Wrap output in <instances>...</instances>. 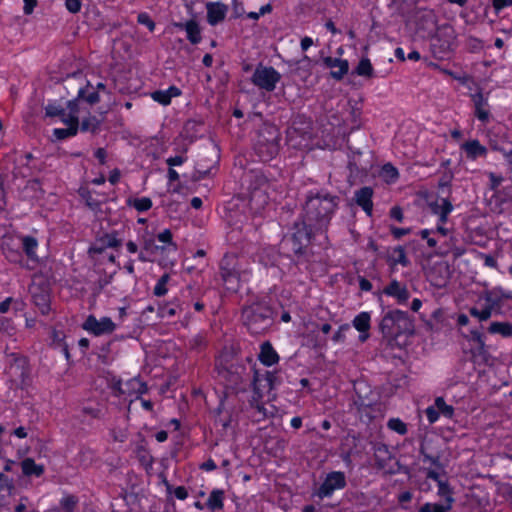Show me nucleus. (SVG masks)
<instances>
[{
  "label": "nucleus",
  "instance_id": "f257e3e1",
  "mask_svg": "<svg viewBox=\"0 0 512 512\" xmlns=\"http://www.w3.org/2000/svg\"><path fill=\"white\" fill-rule=\"evenodd\" d=\"M339 198L324 191H310L303 207V218L316 231L328 227L338 206Z\"/></svg>",
  "mask_w": 512,
  "mask_h": 512
},
{
  "label": "nucleus",
  "instance_id": "f03ea898",
  "mask_svg": "<svg viewBox=\"0 0 512 512\" xmlns=\"http://www.w3.org/2000/svg\"><path fill=\"white\" fill-rule=\"evenodd\" d=\"M272 309L265 303L257 302L242 311L244 325L253 335L262 334L272 325Z\"/></svg>",
  "mask_w": 512,
  "mask_h": 512
},
{
  "label": "nucleus",
  "instance_id": "7ed1b4c3",
  "mask_svg": "<svg viewBox=\"0 0 512 512\" xmlns=\"http://www.w3.org/2000/svg\"><path fill=\"white\" fill-rule=\"evenodd\" d=\"M380 330L385 338L396 339L403 334H412L413 321L405 311L398 309L388 311L380 322Z\"/></svg>",
  "mask_w": 512,
  "mask_h": 512
},
{
  "label": "nucleus",
  "instance_id": "20e7f679",
  "mask_svg": "<svg viewBox=\"0 0 512 512\" xmlns=\"http://www.w3.org/2000/svg\"><path fill=\"white\" fill-rule=\"evenodd\" d=\"M247 362L251 365L250 372H252L251 386L253 390V401L258 403L264 395L276 388L280 384V377L276 371L261 372L255 368V363L250 357L246 358Z\"/></svg>",
  "mask_w": 512,
  "mask_h": 512
},
{
  "label": "nucleus",
  "instance_id": "39448f33",
  "mask_svg": "<svg viewBox=\"0 0 512 512\" xmlns=\"http://www.w3.org/2000/svg\"><path fill=\"white\" fill-rule=\"evenodd\" d=\"M217 370L219 377L225 381L227 388L235 392L246 390V383L249 380L250 372L247 371L244 364L232 362L224 365L220 363L217 365Z\"/></svg>",
  "mask_w": 512,
  "mask_h": 512
},
{
  "label": "nucleus",
  "instance_id": "423d86ee",
  "mask_svg": "<svg viewBox=\"0 0 512 512\" xmlns=\"http://www.w3.org/2000/svg\"><path fill=\"white\" fill-rule=\"evenodd\" d=\"M243 258L234 254H226L220 263L221 277L228 289L237 290L242 276L247 272L243 267Z\"/></svg>",
  "mask_w": 512,
  "mask_h": 512
},
{
  "label": "nucleus",
  "instance_id": "0eeeda50",
  "mask_svg": "<svg viewBox=\"0 0 512 512\" xmlns=\"http://www.w3.org/2000/svg\"><path fill=\"white\" fill-rule=\"evenodd\" d=\"M269 183L263 176H256L255 183L249 187L248 205L253 214H261L269 203Z\"/></svg>",
  "mask_w": 512,
  "mask_h": 512
},
{
  "label": "nucleus",
  "instance_id": "6e6552de",
  "mask_svg": "<svg viewBox=\"0 0 512 512\" xmlns=\"http://www.w3.org/2000/svg\"><path fill=\"white\" fill-rule=\"evenodd\" d=\"M293 230L294 231L291 236L285 241L287 245L290 246V249L294 254L301 255L310 243L312 235L317 231L315 230V227H311L307 224L304 218L301 223L294 224Z\"/></svg>",
  "mask_w": 512,
  "mask_h": 512
},
{
  "label": "nucleus",
  "instance_id": "1a4fd4ad",
  "mask_svg": "<svg viewBox=\"0 0 512 512\" xmlns=\"http://www.w3.org/2000/svg\"><path fill=\"white\" fill-rule=\"evenodd\" d=\"M346 475L342 471H332L326 474L320 486L313 491V496L323 500L330 498L335 491L346 487Z\"/></svg>",
  "mask_w": 512,
  "mask_h": 512
},
{
  "label": "nucleus",
  "instance_id": "9d476101",
  "mask_svg": "<svg viewBox=\"0 0 512 512\" xmlns=\"http://www.w3.org/2000/svg\"><path fill=\"white\" fill-rule=\"evenodd\" d=\"M281 74L272 66L257 65L251 77V82L259 89L267 92L275 90Z\"/></svg>",
  "mask_w": 512,
  "mask_h": 512
},
{
  "label": "nucleus",
  "instance_id": "9b49d317",
  "mask_svg": "<svg viewBox=\"0 0 512 512\" xmlns=\"http://www.w3.org/2000/svg\"><path fill=\"white\" fill-rule=\"evenodd\" d=\"M480 299L495 311V315L502 313V307L506 300H512V291L504 289L501 286H495L485 289L480 295Z\"/></svg>",
  "mask_w": 512,
  "mask_h": 512
},
{
  "label": "nucleus",
  "instance_id": "f8f14e48",
  "mask_svg": "<svg viewBox=\"0 0 512 512\" xmlns=\"http://www.w3.org/2000/svg\"><path fill=\"white\" fill-rule=\"evenodd\" d=\"M82 328L94 336H101L113 333L116 324L109 317L97 319L94 315H89L82 324Z\"/></svg>",
  "mask_w": 512,
  "mask_h": 512
},
{
  "label": "nucleus",
  "instance_id": "ddd939ff",
  "mask_svg": "<svg viewBox=\"0 0 512 512\" xmlns=\"http://www.w3.org/2000/svg\"><path fill=\"white\" fill-rule=\"evenodd\" d=\"M75 81L80 82V86L77 90V97L75 98L78 99L79 105L81 100H85L90 105L96 104L100 101L98 91H89L90 89L94 88L88 81H86V84L83 85L84 79L81 73H75L71 76H68L65 80V83L67 86H72L73 82Z\"/></svg>",
  "mask_w": 512,
  "mask_h": 512
},
{
  "label": "nucleus",
  "instance_id": "4468645a",
  "mask_svg": "<svg viewBox=\"0 0 512 512\" xmlns=\"http://www.w3.org/2000/svg\"><path fill=\"white\" fill-rule=\"evenodd\" d=\"M118 385L119 395L135 396V399H140L141 395L148 392L147 384L138 377H133L126 382L119 380Z\"/></svg>",
  "mask_w": 512,
  "mask_h": 512
},
{
  "label": "nucleus",
  "instance_id": "2eb2a0df",
  "mask_svg": "<svg viewBox=\"0 0 512 512\" xmlns=\"http://www.w3.org/2000/svg\"><path fill=\"white\" fill-rule=\"evenodd\" d=\"M2 252L6 259L11 263L22 265L23 255L20 250L21 245L19 238L14 239L12 237L4 238L1 244Z\"/></svg>",
  "mask_w": 512,
  "mask_h": 512
},
{
  "label": "nucleus",
  "instance_id": "dca6fc26",
  "mask_svg": "<svg viewBox=\"0 0 512 512\" xmlns=\"http://www.w3.org/2000/svg\"><path fill=\"white\" fill-rule=\"evenodd\" d=\"M471 100L474 105L475 117L483 123H487L490 119V106L488 96H485L481 90L471 94Z\"/></svg>",
  "mask_w": 512,
  "mask_h": 512
},
{
  "label": "nucleus",
  "instance_id": "f3484780",
  "mask_svg": "<svg viewBox=\"0 0 512 512\" xmlns=\"http://www.w3.org/2000/svg\"><path fill=\"white\" fill-rule=\"evenodd\" d=\"M67 109H64V115L58 118L66 126L79 127V119L82 111L81 105L78 104V99H73L67 102Z\"/></svg>",
  "mask_w": 512,
  "mask_h": 512
},
{
  "label": "nucleus",
  "instance_id": "a211bd4d",
  "mask_svg": "<svg viewBox=\"0 0 512 512\" xmlns=\"http://www.w3.org/2000/svg\"><path fill=\"white\" fill-rule=\"evenodd\" d=\"M373 194L374 191L371 187L365 186L354 192L355 203L362 208V210L368 215L372 216L373 212Z\"/></svg>",
  "mask_w": 512,
  "mask_h": 512
},
{
  "label": "nucleus",
  "instance_id": "6ab92c4d",
  "mask_svg": "<svg viewBox=\"0 0 512 512\" xmlns=\"http://www.w3.org/2000/svg\"><path fill=\"white\" fill-rule=\"evenodd\" d=\"M432 214L438 216L439 222L446 224L449 214L453 210L452 203L447 198H437L428 203Z\"/></svg>",
  "mask_w": 512,
  "mask_h": 512
},
{
  "label": "nucleus",
  "instance_id": "aec40b11",
  "mask_svg": "<svg viewBox=\"0 0 512 512\" xmlns=\"http://www.w3.org/2000/svg\"><path fill=\"white\" fill-rule=\"evenodd\" d=\"M383 293L387 296L393 297L399 304H404L410 297L407 287L401 284L398 280L393 279L389 285L383 289Z\"/></svg>",
  "mask_w": 512,
  "mask_h": 512
},
{
  "label": "nucleus",
  "instance_id": "412c9836",
  "mask_svg": "<svg viewBox=\"0 0 512 512\" xmlns=\"http://www.w3.org/2000/svg\"><path fill=\"white\" fill-rule=\"evenodd\" d=\"M326 67L331 69V76L336 80H341L348 72L349 64L345 59L326 57L323 60Z\"/></svg>",
  "mask_w": 512,
  "mask_h": 512
},
{
  "label": "nucleus",
  "instance_id": "4be33fe9",
  "mask_svg": "<svg viewBox=\"0 0 512 512\" xmlns=\"http://www.w3.org/2000/svg\"><path fill=\"white\" fill-rule=\"evenodd\" d=\"M353 327L360 332L359 340L367 341L369 338V330L371 327V316L369 312H361L356 315L352 321Z\"/></svg>",
  "mask_w": 512,
  "mask_h": 512
},
{
  "label": "nucleus",
  "instance_id": "5701e85b",
  "mask_svg": "<svg viewBox=\"0 0 512 512\" xmlns=\"http://www.w3.org/2000/svg\"><path fill=\"white\" fill-rule=\"evenodd\" d=\"M258 359L264 366L270 367L277 364L280 357L272 344L269 341H265L260 345Z\"/></svg>",
  "mask_w": 512,
  "mask_h": 512
},
{
  "label": "nucleus",
  "instance_id": "b1692460",
  "mask_svg": "<svg viewBox=\"0 0 512 512\" xmlns=\"http://www.w3.org/2000/svg\"><path fill=\"white\" fill-rule=\"evenodd\" d=\"M461 150L465 152L467 158L486 157L487 149L481 145L478 140H470L461 145Z\"/></svg>",
  "mask_w": 512,
  "mask_h": 512
},
{
  "label": "nucleus",
  "instance_id": "393cba45",
  "mask_svg": "<svg viewBox=\"0 0 512 512\" xmlns=\"http://www.w3.org/2000/svg\"><path fill=\"white\" fill-rule=\"evenodd\" d=\"M227 12V7L220 3H210L207 5V20L211 25H216L223 21Z\"/></svg>",
  "mask_w": 512,
  "mask_h": 512
},
{
  "label": "nucleus",
  "instance_id": "a878e982",
  "mask_svg": "<svg viewBox=\"0 0 512 512\" xmlns=\"http://www.w3.org/2000/svg\"><path fill=\"white\" fill-rule=\"evenodd\" d=\"M387 262L391 267H395L398 264L403 267H407L410 264L405 249L400 245L394 247L391 252H389Z\"/></svg>",
  "mask_w": 512,
  "mask_h": 512
},
{
  "label": "nucleus",
  "instance_id": "bb28decb",
  "mask_svg": "<svg viewBox=\"0 0 512 512\" xmlns=\"http://www.w3.org/2000/svg\"><path fill=\"white\" fill-rule=\"evenodd\" d=\"M22 472L25 476H36L40 477L43 475L45 469L43 465L36 464L34 459L25 458L21 462Z\"/></svg>",
  "mask_w": 512,
  "mask_h": 512
},
{
  "label": "nucleus",
  "instance_id": "cd10ccee",
  "mask_svg": "<svg viewBox=\"0 0 512 512\" xmlns=\"http://www.w3.org/2000/svg\"><path fill=\"white\" fill-rule=\"evenodd\" d=\"M490 334H499L504 338L512 337V323L495 321L487 328Z\"/></svg>",
  "mask_w": 512,
  "mask_h": 512
},
{
  "label": "nucleus",
  "instance_id": "c85d7f7f",
  "mask_svg": "<svg viewBox=\"0 0 512 512\" xmlns=\"http://www.w3.org/2000/svg\"><path fill=\"white\" fill-rule=\"evenodd\" d=\"M19 242H20V245L23 248L25 254L27 255V257L31 260H36L37 259L36 250L38 247V242H37L36 238H34L32 236H24V237L19 238Z\"/></svg>",
  "mask_w": 512,
  "mask_h": 512
},
{
  "label": "nucleus",
  "instance_id": "c756f323",
  "mask_svg": "<svg viewBox=\"0 0 512 512\" xmlns=\"http://www.w3.org/2000/svg\"><path fill=\"white\" fill-rule=\"evenodd\" d=\"M206 506L212 510H221L224 506V491L220 489H214L211 491Z\"/></svg>",
  "mask_w": 512,
  "mask_h": 512
},
{
  "label": "nucleus",
  "instance_id": "7c9ffc66",
  "mask_svg": "<svg viewBox=\"0 0 512 512\" xmlns=\"http://www.w3.org/2000/svg\"><path fill=\"white\" fill-rule=\"evenodd\" d=\"M471 341L476 345L475 350L473 351V355L476 356H485L486 354V344L483 334L478 330H471Z\"/></svg>",
  "mask_w": 512,
  "mask_h": 512
},
{
  "label": "nucleus",
  "instance_id": "2f4dec72",
  "mask_svg": "<svg viewBox=\"0 0 512 512\" xmlns=\"http://www.w3.org/2000/svg\"><path fill=\"white\" fill-rule=\"evenodd\" d=\"M185 31L187 33V39L192 44L200 43L202 37H201L199 25L197 24L196 21L189 20V21L185 22Z\"/></svg>",
  "mask_w": 512,
  "mask_h": 512
},
{
  "label": "nucleus",
  "instance_id": "473e14b6",
  "mask_svg": "<svg viewBox=\"0 0 512 512\" xmlns=\"http://www.w3.org/2000/svg\"><path fill=\"white\" fill-rule=\"evenodd\" d=\"M126 204L138 212H146L152 208V200L149 197L128 198Z\"/></svg>",
  "mask_w": 512,
  "mask_h": 512
},
{
  "label": "nucleus",
  "instance_id": "72a5a7b5",
  "mask_svg": "<svg viewBox=\"0 0 512 512\" xmlns=\"http://www.w3.org/2000/svg\"><path fill=\"white\" fill-rule=\"evenodd\" d=\"M465 253V248L450 245L448 243L441 244L438 248L437 254L440 256H447L451 254L454 259L461 257Z\"/></svg>",
  "mask_w": 512,
  "mask_h": 512
},
{
  "label": "nucleus",
  "instance_id": "f704fd0d",
  "mask_svg": "<svg viewBox=\"0 0 512 512\" xmlns=\"http://www.w3.org/2000/svg\"><path fill=\"white\" fill-rule=\"evenodd\" d=\"M180 310H182L181 305L173 301L160 305L158 308V315L161 318H171L175 316Z\"/></svg>",
  "mask_w": 512,
  "mask_h": 512
},
{
  "label": "nucleus",
  "instance_id": "c9c22d12",
  "mask_svg": "<svg viewBox=\"0 0 512 512\" xmlns=\"http://www.w3.org/2000/svg\"><path fill=\"white\" fill-rule=\"evenodd\" d=\"M380 176L385 182L394 183L398 179L399 173L390 162H387L383 165Z\"/></svg>",
  "mask_w": 512,
  "mask_h": 512
},
{
  "label": "nucleus",
  "instance_id": "e433bc0d",
  "mask_svg": "<svg viewBox=\"0 0 512 512\" xmlns=\"http://www.w3.org/2000/svg\"><path fill=\"white\" fill-rule=\"evenodd\" d=\"M469 313L471 316L477 318L480 322L487 321L492 317V315H495V311L486 304L483 309H478L476 307L470 308Z\"/></svg>",
  "mask_w": 512,
  "mask_h": 512
},
{
  "label": "nucleus",
  "instance_id": "4c0bfd02",
  "mask_svg": "<svg viewBox=\"0 0 512 512\" xmlns=\"http://www.w3.org/2000/svg\"><path fill=\"white\" fill-rule=\"evenodd\" d=\"M355 72L359 76H364L367 78H372L374 76V69L373 66L368 58H362L356 69Z\"/></svg>",
  "mask_w": 512,
  "mask_h": 512
},
{
  "label": "nucleus",
  "instance_id": "58836bf2",
  "mask_svg": "<svg viewBox=\"0 0 512 512\" xmlns=\"http://www.w3.org/2000/svg\"><path fill=\"white\" fill-rule=\"evenodd\" d=\"M434 405L437 408L439 415L442 414L446 418H452L454 415V408L448 405L443 397H437L434 401Z\"/></svg>",
  "mask_w": 512,
  "mask_h": 512
},
{
  "label": "nucleus",
  "instance_id": "ea45409f",
  "mask_svg": "<svg viewBox=\"0 0 512 512\" xmlns=\"http://www.w3.org/2000/svg\"><path fill=\"white\" fill-rule=\"evenodd\" d=\"M452 489L449 484L445 481L443 483H439L438 485V495L445 500V504L449 505L452 508L454 498L452 496Z\"/></svg>",
  "mask_w": 512,
  "mask_h": 512
},
{
  "label": "nucleus",
  "instance_id": "a19ab883",
  "mask_svg": "<svg viewBox=\"0 0 512 512\" xmlns=\"http://www.w3.org/2000/svg\"><path fill=\"white\" fill-rule=\"evenodd\" d=\"M79 130L76 126H66V128H56L53 130V136L58 140H63L75 136Z\"/></svg>",
  "mask_w": 512,
  "mask_h": 512
},
{
  "label": "nucleus",
  "instance_id": "79ce46f5",
  "mask_svg": "<svg viewBox=\"0 0 512 512\" xmlns=\"http://www.w3.org/2000/svg\"><path fill=\"white\" fill-rule=\"evenodd\" d=\"M387 427L399 435H405L408 432L406 423L403 422L400 418L389 419L387 422Z\"/></svg>",
  "mask_w": 512,
  "mask_h": 512
},
{
  "label": "nucleus",
  "instance_id": "37998d69",
  "mask_svg": "<svg viewBox=\"0 0 512 512\" xmlns=\"http://www.w3.org/2000/svg\"><path fill=\"white\" fill-rule=\"evenodd\" d=\"M33 301L39 307L42 314H47L50 310L49 297L47 294H34L32 295Z\"/></svg>",
  "mask_w": 512,
  "mask_h": 512
},
{
  "label": "nucleus",
  "instance_id": "c03bdc74",
  "mask_svg": "<svg viewBox=\"0 0 512 512\" xmlns=\"http://www.w3.org/2000/svg\"><path fill=\"white\" fill-rule=\"evenodd\" d=\"M99 126V120L95 116H89L83 118L81 123L79 122V128L83 132H94Z\"/></svg>",
  "mask_w": 512,
  "mask_h": 512
},
{
  "label": "nucleus",
  "instance_id": "a18cd8bd",
  "mask_svg": "<svg viewBox=\"0 0 512 512\" xmlns=\"http://www.w3.org/2000/svg\"><path fill=\"white\" fill-rule=\"evenodd\" d=\"M163 482L167 492L169 494L173 493L177 499L185 500L188 497V491L184 486H178L176 488H173V486L166 479H164Z\"/></svg>",
  "mask_w": 512,
  "mask_h": 512
},
{
  "label": "nucleus",
  "instance_id": "49530a36",
  "mask_svg": "<svg viewBox=\"0 0 512 512\" xmlns=\"http://www.w3.org/2000/svg\"><path fill=\"white\" fill-rule=\"evenodd\" d=\"M169 279H170V277L168 274H163L159 278V280L157 281V283L154 287V290H153V293L155 296L161 297V296H164L168 292L167 284H168Z\"/></svg>",
  "mask_w": 512,
  "mask_h": 512
},
{
  "label": "nucleus",
  "instance_id": "de8ad7c7",
  "mask_svg": "<svg viewBox=\"0 0 512 512\" xmlns=\"http://www.w3.org/2000/svg\"><path fill=\"white\" fill-rule=\"evenodd\" d=\"M452 508L446 504L425 503L420 507L419 512H449Z\"/></svg>",
  "mask_w": 512,
  "mask_h": 512
},
{
  "label": "nucleus",
  "instance_id": "09e8293b",
  "mask_svg": "<svg viewBox=\"0 0 512 512\" xmlns=\"http://www.w3.org/2000/svg\"><path fill=\"white\" fill-rule=\"evenodd\" d=\"M77 504L78 498L74 495H66L60 500V505L66 512H74Z\"/></svg>",
  "mask_w": 512,
  "mask_h": 512
},
{
  "label": "nucleus",
  "instance_id": "8fccbe9b",
  "mask_svg": "<svg viewBox=\"0 0 512 512\" xmlns=\"http://www.w3.org/2000/svg\"><path fill=\"white\" fill-rule=\"evenodd\" d=\"M20 304L21 303L18 300L12 297H7L0 303V313H7L10 310L11 306H13V309L17 311L20 309Z\"/></svg>",
  "mask_w": 512,
  "mask_h": 512
},
{
  "label": "nucleus",
  "instance_id": "3c124183",
  "mask_svg": "<svg viewBox=\"0 0 512 512\" xmlns=\"http://www.w3.org/2000/svg\"><path fill=\"white\" fill-rule=\"evenodd\" d=\"M207 344V340L204 335L197 334L189 341V347L193 350L200 351Z\"/></svg>",
  "mask_w": 512,
  "mask_h": 512
},
{
  "label": "nucleus",
  "instance_id": "603ef678",
  "mask_svg": "<svg viewBox=\"0 0 512 512\" xmlns=\"http://www.w3.org/2000/svg\"><path fill=\"white\" fill-rule=\"evenodd\" d=\"M45 115L50 118L59 117L60 115H64V108L55 103L48 104L45 107Z\"/></svg>",
  "mask_w": 512,
  "mask_h": 512
},
{
  "label": "nucleus",
  "instance_id": "864d4df0",
  "mask_svg": "<svg viewBox=\"0 0 512 512\" xmlns=\"http://www.w3.org/2000/svg\"><path fill=\"white\" fill-rule=\"evenodd\" d=\"M137 21L139 24H142V25H145L150 32H153L154 29H155V22L151 19V17L145 13V12H142L138 15L137 17Z\"/></svg>",
  "mask_w": 512,
  "mask_h": 512
},
{
  "label": "nucleus",
  "instance_id": "5fc2aeb1",
  "mask_svg": "<svg viewBox=\"0 0 512 512\" xmlns=\"http://www.w3.org/2000/svg\"><path fill=\"white\" fill-rule=\"evenodd\" d=\"M353 405L355 406V409L357 410L358 413H363L366 409L372 406V402L366 401V399L358 395L357 398L354 400Z\"/></svg>",
  "mask_w": 512,
  "mask_h": 512
},
{
  "label": "nucleus",
  "instance_id": "6e6d98bb",
  "mask_svg": "<svg viewBox=\"0 0 512 512\" xmlns=\"http://www.w3.org/2000/svg\"><path fill=\"white\" fill-rule=\"evenodd\" d=\"M152 98L162 105H168L171 102L170 95L167 91L158 90L152 93Z\"/></svg>",
  "mask_w": 512,
  "mask_h": 512
},
{
  "label": "nucleus",
  "instance_id": "4d7b16f0",
  "mask_svg": "<svg viewBox=\"0 0 512 512\" xmlns=\"http://www.w3.org/2000/svg\"><path fill=\"white\" fill-rule=\"evenodd\" d=\"M103 241L107 247L117 248L121 245V240L118 238L116 233L106 234L103 237Z\"/></svg>",
  "mask_w": 512,
  "mask_h": 512
},
{
  "label": "nucleus",
  "instance_id": "13d9d810",
  "mask_svg": "<svg viewBox=\"0 0 512 512\" xmlns=\"http://www.w3.org/2000/svg\"><path fill=\"white\" fill-rule=\"evenodd\" d=\"M350 329L349 324H343L339 327V329L332 336V340L335 343H343L345 341V333Z\"/></svg>",
  "mask_w": 512,
  "mask_h": 512
},
{
  "label": "nucleus",
  "instance_id": "bf43d9fd",
  "mask_svg": "<svg viewBox=\"0 0 512 512\" xmlns=\"http://www.w3.org/2000/svg\"><path fill=\"white\" fill-rule=\"evenodd\" d=\"M420 453L422 455L423 462H429L431 465L437 468H442L440 457L438 455L428 454L423 449H421Z\"/></svg>",
  "mask_w": 512,
  "mask_h": 512
},
{
  "label": "nucleus",
  "instance_id": "052dcab7",
  "mask_svg": "<svg viewBox=\"0 0 512 512\" xmlns=\"http://www.w3.org/2000/svg\"><path fill=\"white\" fill-rule=\"evenodd\" d=\"M488 177L490 179V188L491 190L499 193L500 191H498V188L499 186L501 185L502 181H503V177L501 175H497L493 172H490L488 174Z\"/></svg>",
  "mask_w": 512,
  "mask_h": 512
},
{
  "label": "nucleus",
  "instance_id": "680f3d73",
  "mask_svg": "<svg viewBox=\"0 0 512 512\" xmlns=\"http://www.w3.org/2000/svg\"><path fill=\"white\" fill-rule=\"evenodd\" d=\"M425 415L430 424H433L436 421H438V419L440 417L439 412H438L437 408L435 407V405L427 407L425 410Z\"/></svg>",
  "mask_w": 512,
  "mask_h": 512
},
{
  "label": "nucleus",
  "instance_id": "e2e57ef3",
  "mask_svg": "<svg viewBox=\"0 0 512 512\" xmlns=\"http://www.w3.org/2000/svg\"><path fill=\"white\" fill-rule=\"evenodd\" d=\"M29 502L28 497L22 496L19 500V503L15 506V512H39L38 510L31 508L27 510V503Z\"/></svg>",
  "mask_w": 512,
  "mask_h": 512
},
{
  "label": "nucleus",
  "instance_id": "0e129e2a",
  "mask_svg": "<svg viewBox=\"0 0 512 512\" xmlns=\"http://www.w3.org/2000/svg\"><path fill=\"white\" fill-rule=\"evenodd\" d=\"M0 330L7 332L8 334H12L15 330L13 322L8 318L0 319Z\"/></svg>",
  "mask_w": 512,
  "mask_h": 512
},
{
  "label": "nucleus",
  "instance_id": "69168bd1",
  "mask_svg": "<svg viewBox=\"0 0 512 512\" xmlns=\"http://www.w3.org/2000/svg\"><path fill=\"white\" fill-rule=\"evenodd\" d=\"M81 1L80 0H66L65 7L71 13H77L81 9Z\"/></svg>",
  "mask_w": 512,
  "mask_h": 512
},
{
  "label": "nucleus",
  "instance_id": "338daca9",
  "mask_svg": "<svg viewBox=\"0 0 512 512\" xmlns=\"http://www.w3.org/2000/svg\"><path fill=\"white\" fill-rule=\"evenodd\" d=\"M360 116H361V110L357 107H351V117L353 122V128H359L360 127Z\"/></svg>",
  "mask_w": 512,
  "mask_h": 512
},
{
  "label": "nucleus",
  "instance_id": "774afa93",
  "mask_svg": "<svg viewBox=\"0 0 512 512\" xmlns=\"http://www.w3.org/2000/svg\"><path fill=\"white\" fill-rule=\"evenodd\" d=\"M157 239L160 242H163V243L173 244V242H172V233H171V231L169 229H165L162 232H160L157 235Z\"/></svg>",
  "mask_w": 512,
  "mask_h": 512
}]
</instances>
